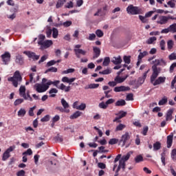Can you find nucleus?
Instances as JSON below:
<instances>
[{
    "label": "nucleus",
    "mask_w": 176,
    "mask_h": 176,
    "mask_svg": "<svg viewBox=\"0 0 176 176\" xmlns=\"http://www.w3.org/2000/svg\"><path fill=\"white\" fill-rule=\"evenodd\" d=\"M23 54H25L29 57V58H32L34 61L39 60V55H36L35 52H32L31 51H24Z\"/></svg>",
    "instance_id": "obj_11"
},
{
    "label": "nucleus",
    "mask_w": 176,
    "mask_h": 176,
    "mask_svg": "<svg viewBox=\"0 0 176 176\" xmlns=\"http://www.w3.org/2000/svg\"><path fill=\"white\" fill-rule=\"evenodd\" d=\"M47 83L48 85V87H50V86H52V85H53L56 87H58V89H59V90H63V91H65V93H68V91H69L71 90L70 86L67 87L63 83H61L60 85V80L52 81L51 80L47 79ZM58 85H60L59 87H58Z\"/></svg>",
    "instance_id": "obj_4"
},
{
    "label": "nucleus",
    "mask_w": 176,
    "mask_h": 176,
    "mask_svg": "<svg viewBox=\"0 0 176 176\" xmlns=\"http://www.w3.org/2000/svg\"><path fill=\"white\" fill-rule=\"evenodd\" d=\"M96 34L98 38H102V36H104V32L101 30H97L96 31Z\"/></svg>",
    "instance_id": "obj_41"
},
{
    "label": "nucleus",
    "mask_w": 176,
    "mask_h": 176,
    "mask_svg": "<svg viewBox=\"0 0 176 176\" xmlns=\"http://www.w3.org/2000/svg\"><path fill=\"white\" fill-rule=\"evenodd\" d=\"M129 140H130V135L129 134V132H126L125 134L122 135L120 142H122V146H124V145L127 144V141H129Z\"/></svg>",
    "instance_id": "obj_12"
},
{
    "label": "nucleus",
    "mask_w": 176,
    "mask_h": 176,
    "mask_svg": "<svg viewBox=\"0 0 176 176\" xmlns=\"http://www.w3.org/2000/svg\"><path fill=\"white\" fill-rule=\"evenodd\" d=\"M144 157H142V155H138L135 158V163H140V162H143Z\"/></svg>",
    "instance_id": "obj_47"
},
{
    "label": "nucleus",
    "mask_w": 176,
    "mask_h": 176,
    "mask_svg": "<svg viewBox=\"0 0 176 176\" xmlns=\"http://www.w3.org/2000/svg\"><path fill=\"white\" fill-rule=\"evenodd\" d=\"M46 36L43 34H40L38 36V45H39L41 50H45V49H49L50 46L53 45V41L46 40Z\"/></svg>",
    "instance_id": "obj_2"
},
{
    "label": "nucleus",
    "mask_w": 176,
    "mask_h": 176,
    "mask_svg": "<svg viewBox=\"0 0 176 176\" xmlns=\"http://www.w3.org/2000/svg\"><path fill=\"white\" fill-rule=\"evenodd\" d=\"M174 137V133H170L169 135L167 136V148H171L173 145V138Z\"/></svg>",
    "instance_id": "obj_20"
},
{
    "label": "nucleus",
    "mask_w": 176,
    "mask_h": 176,
    "mask_svg": "<svg viewBox=\"0 0 176 176\" xmlns=\"http://www.w3.org/2000/svg\"><path fill=\"white\" fill-rule=\"evenodd\" d=\"M74 52L77 58H80V54H82V56H86V51L82 49H74Z\"/></svg>",
    "instance_id": "obj_15"
},
{
    "label": "nucleus",
    "mask_w": 176,
    "mask_h": 176,
    "mask_svg": "<svg viewBox=\"0 0 176 176\" xmlns=\"http://www.w3.org/2000/svg\"><path fill=\"white\" fill-rule=\"evenodd\" d=\"M94 50V58H98L100 57V54H101V50L98 47H93Z\"/></svg>",
    "instance_id": "obj_23"
},
{
    "label": "nucleus",
    "mask_w": 176,
    "mask_h": 176,
    "mask_svg": "<svg viewBox=\"0 0 176 176\" xmlns=\"http://www.w3.org/2000/svg\"><path fill=\"white\" fill-rule=\"evenodd\" d=\"M118 115H119V116H118L119 118L122 119V118H124V116H126V115H127V112L121 111L118 113Z\"/></svg>",
    "instance_id": "obj_55"
},
{
    "label": "nucleus",
    "mask_w": 176,
    "mask_h": 176,
    "mask_svg": "<svg viewBox=\"0 0 176 176\" xmlns=\"http://www.w3.org/2000/svg\"><path fill=\"white\" fill-rule=\"evenodd\" d=\"M98 167L99 168H102V170H104V168H107V165L102 162H99L98 164Z\"/></svg>",
    "instance_id": "obj_58"
},
{
    "label": "nucleus",
    "mask_w": 176,
    "mask_h": 176,
    "mask_svg": "<svg viewBox=\"0 0 176 176\" xmlns=\"http://www.w3.org/2000/svg\"><path fill=\"white\" fill-rule=\"evenodd\" d=\"M98 86V84H90L88 85V87H85V89H97Z\"/></svg>",
    "instance_id": "obj_50"
},
{
    "label": "nucleus",
    "mask_w": 176,
    "mask_h": 176,
    "mask_svg": "<svg viewBox=\"0 0 176 176\" xmlns=\"http://www.w3.org/2000/svg\"><path fill=\"white\" fill-rule=\"evenodd\" d=\"M126 127V125L123 124H120L118 126H116V131H122L123 129Z\"/></svg>",
    "instance_id": "obj_44"
},
{
    "label": "nucleus",
    "mask_w": 176,
    "mask_h": 176,
    "mask_svg": "<svg viewBox=\"0 0 176 176\" xmlns=\"http://www.w3.org/2000/svg\"><path fill=\"white\" fill-rule=\"evenodd\" d=\"M153 64H154L152 66L153 76H156L157 75H159L162 71V69L157 67H166L167 65V62L164 58H160L153 60Z\"/></svg>",
    "instance_id": "obj_1"
},
{
    "label": "nucleus",
    "mask_w": 176,
    "mask_h": 176,
    "mask_svg": "<svg viewBox=\"0 0 176 176\" xmlns=\"http://www.w3.org/2000/svg\"><path fill=\"white\" fill-rule=\"evenodd\" d=\"M99 107L102 109H107V108H108V104H107V102H102L99 104Z\"/></svg>",
    "instance_id": "obj_49"
},
{
    "label": "nucleus",
    "mask_w": 176,
    "mask_h": 176,
    "mask_svg": "<svg viewBox=\"0 0 176 176\" xmlns=\"http://www.w3.org/2000/svg\"><path fill=\"white\" fill-rule=\"evenodd\" d=\"M22 102H24V99L19 98L16 99L14 101V104L15 105V107H17V105H20V104H22Z\"/></svg>",
    "instance_id": "obj_45"
},
{
    "label": "nucleus",
    "mask_w": 176,
    "mask_h": 176,
    "mask_svg": "<svg viewBox=\"0 0 176 176\" xmlns=\"http://www.w3.org/2000/svg\"><path fill=\"white\" fill-rule=\"evenodd\" d=\"M176 149L174 148L173 150H172L171 152V158L173 159V160H176Z\"/></svg>",
    "instance_id": "obj_59"
},
{
    "label": "nucleus",
    "mask_w": 176,
    "mask_h": 176,
    "mask_svg": "<svg viewBox=\"0 0 176 176\" xmlns=\"http://www.w3.org/2000/svg\"><path fill=\"white\" fill-rule=\"evenodd\" d=\"M123 60L122 59V57L120 56H118L117 57H113L111 63L114 64L115 65H119V64H122Z\"/></svg>",
    "instance_id": "obj_19"
},
{
    "label": "nucleus",
    "mask_w": 176,
    "mask_h": 176,
    "mask_svg": "<svg viewBox=\"0 0 176 176\" xmlns=\"http://www.w3.org/2000/svg\"><path fill=\"white\" fill-rule=\"evenodd\" d=\"M89 41H94L96 39V34H89V37L87 38Z\"/></svg>",
    "instance_id": "obj_63"
},
{
    "label": "nucleus",
    "mask_w": 176,
    "mask_h": 176,
    "mask_svg": "<svg viewBox=\"0 0 176 176\" xmlns=\"http://www.w3.org/2000/svg\"><path fill=\"white\" fill-rule=\"evenodd\" d=\"M72 72H75V69H68L67 70L63 71L62 74H72Z\"/></svg>",
    "instance_id": "obj_57"
},
{
    "label": "nucleus",
    "mask_w": 176,
    "mask_h": 176,
    "mask_svg": "<svg viewBox=\"0 0 176 176\" xmlns=\"http://www.w3.org/2000/svg\"><path fill=\"white\" fill-rule=\"evenodd\" d=\"M55 64H57V62L54 60H52L47 63L46 67H52V65H55Z\"/></svg>",
    "instance_id": "obj_51"
},
{
    "label": "nucleus",
    "mask_w": 176,
    "mask_h": 176,
    "mask_svg": "<svg viewBox=\"0 0 176 176\" xmlns=\"http://www.w3.org/2000/svg\"><path fill=\"white\" fill-rule=\"evenodd\" d=\"M50 120V116L46 115L41 118V122H49Z\"/></svg>",
    "instance_id": "obj_54"
},
{
    "label": "nucleus",
    "mask_w": 176,
    "mask_h": 176,
    "mask_svg": "<svg viewBox=\"0 0 176 176\" xmlns=\"http://www.w3.org/2000/svg\"><path fill=\"white\" fill-rule=\"evenodd\" d=\"M36 108V107L34 106L33 107L30 108L29 110V116H34V110Z\"/></svg>",
    "instance_id": "obj_62"
},
{
    "label": "nucleus",
    "mask_w": 176,
    "mask_h": 176,
    "mask_svg": "<svg viewBox=\"0 0 176 176\" xmlns=\"http://www.w3.org/2000/svg\"><path fill=\"white\" fill-rule=\"evenodd\" d=\"M112 73V69L108 67L107 69L103 70L102 72H99L100 75H109Z\"/></svg>",
    "instance_id": "obj_28"
},
{
    "label": "nucleus",
    "mask_w": 176,
    "mask_h": 176,
    "mask_svg": "<svg viewBox=\"0 0 176 176\" xmlns=\"http://www.w3.org/2000/svg\"><path fill=\"white\" fill-rule=\"evenodd\" d=\"M61 104L63 105L64 109H67V108H69V104L67 103V100L65 99L62 98L61 99Z\"/></svg>",
    "instance_id": "obj_31"
},
{
    "label": "nucleus",
    "mask_w": 176,
    "mask_h": 176,
    "mask_svg": "<svg viewBox=\"0 0 176 176\" xmlns=\"http://www.w3.org/2000/svg\"><path fill=\"white\" fill-rule=\"evenodd\" d=\"M131 155H133V152L131 151L125 155H123L120 160L118 166L121 167L123 171L126 170V162L130 159Z\"/></svg>",
    "instance_id": "obj_7"
},
{
    "label": "nucleus",
    "mask_w": 176,
    "mask_h": 176,
    "mask_svg": "<svg viewBox=\"0 0 176 176\" xmlns=\"http://www.w3.org/2000/svg\"><path fill=\"white\" fill-rule=\"evenodd\" d=\"M167 5H168L170 8H175V1L170 0L167 2Z\"/></svg>",
    "instance_id": "obj_48"
},
{
    "label": "nucleus",
    "mask_w": 176,
    "mask_h": 176,
    "mask_svg": "<svg viewBox=\"0 0 176 176\" xmlns=\"http://www.w3.org/2000/svg\"><path fill=\"white\" fill-rule=\"evenodd\" d=\"M169 30L170 32H173V34H175L176 32V23H173L169 26Z\"/></svg>",
    "instance_id": "obj_42"
},
{
    "label": "nucleus",
    "mask_w": 176,
    "mask_h": 176,
    "mask_svg": "<svg viewBox=\"0 0 176 176\" xmlns=\"http://www.w3.org/2000/svg\"><path fill=\"white\" fill-rule=\"evenodd\" d=\"M126 12L128 14H133V15L140 14V8H138V7L137 6L129 5L126 8Z\"/></svg>",
    "instance_id": "obj_8"
},
{
    "label": "nucleus",
    "mask_w": 176,
    "mask_h": 176,
    "mask_svg": "<svg viewBox=\"0 0 176 176\" xmlns=\"http://www.w3.org/2000/svg\"><path fill=\"white\" fill-rule=\"evenodd\" d=\"M145 56H148V52L144 51L143 52H140L138 56V60H142Z\"/></svg>",
    "instance_id": "obj_34"
},
{
    "label": "nucleus",
    "mask_w": 176,
    "mask_h": 176,
    "mask_svg": "<svg viewBox=\"0 0 176 176\" xmlns=\"http://www.w3.org/2000/svg\"><path fill=\"white\" fill-rule=\"evenodd\" d=\"M109 63H111V59L109 57H105L102 63V65L104 67H108V65H109Z\"/></svg>",
    "instance_id": "obj_37"
},
{
    "label": "nucleus",
    "mask_w": 176,
    "mask_h": 176,
    "mask_svg": "<svg viewBox=\"0 0 176 176\" xmlns=\"http://www.w3.org/2000/svg\"><path fill=\"white\" fill-rule=\"evenodd\" d=\"M52 36L54 39L57 38V36H58V30L56 28H52Z\"/></svg>",
    "instance_id": "obj_33"
},
{
    "label": "nucleus",
    "mask_w": 176,
    "mask_h": 176,
    "mask_svg": "<svg viewBox=\"0 0 176 176\" xmlns=\"http://www.w3.org/2000/svg\"><path fill=\"white\" fill-rule=\"evenodd\" d=\"M116 107H123L124 105H126V101L124 100H118L116 104H115Z\"/></svg>",
    "instance_id": "obj_30"
},
{
    "label": "nucleus",
    "mask_w": 176,
    "mask_h": 176,
    "mask_svg": "<svg viewBox=\"0 0 176 176\" xmlns=\"http://www.w3.org/2000/svg\"><path fill=\"white\" fill-rule=\"evenodd\" d=\"M26 113H27V111H25V109L21 108L18 111V116L19 118H23V116H25Z\"/></svg>",
    "instance_id": "obj_29"
},
{
    "label": "nucleus",
    "mask_w": 176,
    "mask_h": 176,
    "mask_svg": "<svg viewBox=\"0 0 176 176\" xmlns=\"http://www.w3.org/2000/svg\"><path fill=\"white\" fill-rule=\"evenodd\" d=\"M15 63L18 64V65H24V58L23 56L18 54L15 56Z\"/></svg>",
    "instance_id": "obj_16"
},
{
    "label": "nucleus",
    "mask_w": 176,
    "mask_h": 176,
    "mask_svg": "<svg viewBox=\"0 0 176 176\" xmlns=\"http://www.w3.org/2000/svg\"><path fill=\"white\" fill-rule=\"evenodd\" d=\"M8 82H12L14 87H17V86H19V82H21L23 78L21 77V74H20V72L17 70L14 73L12 77L8 78Z\"/></svg>",
    "instance_id": "obj_5"
},
{
    "label": "nucleus",
    "mask_w": 176,
    "mask_h": 176,
    "mask_svg": "<svg viewBox=\"0 0 176 176\" xmlns=\"http://www.w3.org/2000/svg\"><path fill=\"white\" fill-rule=\"evenodd\" d=\"M156 41H157V38L155 36H152L148 38L146 41V43L147 45H153V43H155V42H156Z\"/></svg>",
    "instance_id": "obj_25"
},
{
    "label": "nucleus",
    "mask_w": 176,
    "mask_h": 176,
    "mask_svg": "<svg viewBox=\"0 0 176 176\" xmlns=\"http://www.w3.org/2000/svg\"><path fill=\"white\" fill-rule=\"evenodd\" d=\"M162 148V144L160 142H157L153 144V151H159Z\"/></svg>",
    "instance_id": "obj_35"
},
{
    "label": "nucleus",
    "mask_w": 176,
    "mask_h": 176,
    "mask_svg": "<svg viewBox=\"0 0 176 176\" xmlns=\"http://www.w3.org/2000/svg\"><path fill=\"white\" fill-rule=\"evenodd\" d=\"M149 72V69H148L146 72H145L143 74L142 77H140L138 80V85H143L144 82H145V79H146V76L148 75V73Z\"/></svg>",
    "instance_id": "obj_17"
},
{
    "label": "nucleus",
    "mask_w": 176,
    "mask_h": 176,
    "mask_svg": "<svg viewBox=\"0 0 176 176\" xmlns=\"http://www.w3.org/2000/svg\"><path fill=\"white\" fill-rule=\"evenodd\" d=\"M147 17L143 16L142 15H139V19L142 21V23H148V19H146Z\"/></svg>",
    "instance_id": "obj_53"
},
{
    "label": "nucleus",
    "mask_w": 176,
    "mask_h": 176,
    "mask_svg": "<svg viewBox=\"0 0 176 176\" xmlns=\"http://www.w3.org/2000/svg\"><path fill=\"white\" fill-rule=\"evenodd\" d=\"M77 109L79 111H85V109H86V104L82 103L77 107Z\"/></svg>",
    "instance_id": "obj_52"
},
{
    "label": "nucleus",
    "mask_w": 176,
    "mask_h": 176,
    "mask_svg": "<svg viewBox=\"0 0 176 176\" xmlns=\"http://www.w3.org/2000/svg\"><path fill=\"white\" fill-rule=\"evenodd\" d=\"M22 155H28L29 156H31V155H32V150L28 148L26 151L23 152Z\"/></svg>",
    "instance_id": "obj_61"
},
{
    "label": "nucleus",
    "mask_w": 176,
    "mask_h": 176,
    "mask_svg": "<svg viewBox=\"0 0 176 176\" xmlns=\"http://www.w3.org/2000/svg\"><path fill=\"white\" fill-rule=\"evenodd\" d=\"M16 149V146H10L3 154L2 160L6 162L10 157V152H13Z\"/></svg>",
    "instance_id": "obj_9"
},
{
    "label": "nucleus",
    "mask_w": 176,
    "mask_h": 176,
    "mask_svg": "<svg viewBox=\"0 0 176 176\" xmlns=\"http://www.w3.org/2000/svg\"><path fill=\"white\" fill-rule=\"evenodd\" d=\"M118 142H119V139L116 138L110 139L109 141V145H115V144H118Z\"/></svg>",
    "instance_id": "obj_43"
},
{
    "label": "nucleus",
    "mask_w": 176,
    "mask_h": 176,
    "mask_svg": "<svg viewBox=\"0 0 176 176\" xmlns=\"http://www.w3.org/2000/svg\"><path fill=\"white\" fill-rule=\"evenodd\" d=\"M55 141L56 142H63V137L58 135L56 137L54 138Z\"/></svg>",
    "instance_id": "obj_60"
},
{
    "label": "nucleus",
    "mask_w": 176,
    "mask_h": 176,
    "mask_svg": "<svg viewBox=\"0 0 176 176\" xmlns=\"http://www.w3.org/2000/svg\"><path fill=\"white\" fill-rule=\"evenodd\" d=\"M49 93L51 94V95H50V97L54 98V97H56V94H57V93H58V90L56 88H52L49 91Z\"/></svg>",
    "instance_id": "obj_27"
},
{
    "label": "nucleus",
    "mask_w": 176,
    "mask_h": 176,
    "mask_svg": "<svg viewBox=\"0 0 176 176\" xmlns=\"http://www.w3.org/2000/svg\"><path fill=\"white\" fill-rule=\"evenodd\" d=\"M57 71H58L57 67H50L49 69H47L45 72V74H47L48 72H57Z\"/></svg>",
    "instance_id": "obj_39"
},
{
    "label": "nucleus",
    "mask_w": 176,
    "mask_h": 176,
    "mask_svg": "<svg viewBox=\"0 0 176 176\" xmlns=\"http://www.w3.org/2000/svg\"><path fill=\"white\" fill-rule=\"evenodd\" d=\"M124 62L125 64H130L131 63V56H124L123 57Z\"/></svg>",
    "instance_id": "obj_36"
},
{
    "label": "nucleus",
    "mask_w": 176,
    "mask_h": 176,
    "mask_svg": "<svg viewBox=\"0 0 176 176\" xmlns=\"http://www.w3.org/2000/svg\"><path fill=\"white\" fill-rule=\"evenodd\" d=\"M167 97L164 96L162 98V100H160L158 102V105H165L166 104H167Z\"/></svg>",
    "instance_id": "obj_32"
},
{
    "label": "nucleus",
    "mask_w": 176,
    "mask_h": 176,
    "mask_svg": "<svg viewBox=\"0 0 176 176\" xmlns=\"http://www.w3.org/2000/svg\"><path fill=\"white\" fill-rule=\"evenodd\" d=\"M168 23V18L167 16L160 15L157 19V24H160V25H164Z\"/></svg>",
    "instance_id": "obj_10"
},
{
    "label": "nucleus",
    "mask_w": 176,
    "mask_h": 176,
    "mask_svg": "<svg viewBox=\"0 0 176 176\" xmlns=\"http://www.w3.org/2000/svg\"><path fill=\"white\" fill-rule=\"evenodd\" d=\"M161 162L163 166H166V153L164 152L161 153Z\"/></svg>",
    "instance_id": "obj_38"
},
{
    "label": "nucleus",
    "mask_w": 176,
    "mask_h": 176,
    "mask_svg": "<svg viewBox=\"0 0 176 176\" xmlns=\"http://www.w3.org/2000/svg\"><path fill=\"white\" fill-rule=\"evenodd\" d=\"M79 116H82V112L77 111L75 113H74L72 116H70V119L74 120V119H78Z\"/></svg>",
    "instance_id": "obj_24"
},
{
    "label": "nucleus",
    "mask_w": 176,
    "mask_h": 176,
    "mask_svg": "<svg viewBox=\"0 0 176 176\" xmlns=\"http://www.w3.org/2000/svg\"><path fill=\"white\" fill-rule=\"evenodd\" d=\"M168 50H171L174 46V41L173 40H169L167 42Z\"/></svg>",
    "instance_id": "obj_40"
},
{
    "label": "nucleus",
    "mask_w": 176,
    "mask_h": 176,
    "mask_svg": "<svg viewBox=\"0 0 176 176\" xmlns=\"http://www.w3.org/2000/svg\"><path fill=\"white\" fill-rule=\"evenodd\" d=\"M1 58L4 64H8L10 61V53L6 52L1 55Z\"/></svg>",
    "instance_id": "obj_13"
},
{
    "label": "nucleus",
    "mask_w": 176,
    "mask_h": 176,
    "mask_svg": "<svg viewBox=\"0 0 176 176\" xmlns=\"http://www.w3.org/2000/svg\"><path fill=\"white\" fill-rule=\"evenodd\" d=\"M65 8L67 9H71L72 8H74V3L72 1L67 3V5L65 6Z\"/></svg>",
    "instance_id": "obj_56"
},
{
    "label": "nucleus",
    "mask_w": 176,
    "mask_h": 176,
    "mask_svg": "<svg viewBox=\"0 0 176 176\" xmlns=\"http://www.w3.org/2000/svg\"><path fill=\"white\" fill-rule=\"evenodd\" d=\"M65 2H67V0H58L56 5V9H60V8H63Z\"/></svg>",
    "instance_id": "obj_26"
},
{
    "label": "nucleus",
    "mask_w": 176,
    "mask_h": 176,
    "mask_svg": "<svg viewBox=\"0 0 176 176\" xmlns=\"http://www.w3.org/2000/svg\"><path fill=\"white\" fill-rule=\"evenodd\" d=\"M130 88L129 87L121 85L120 87H116L114 88V91L116 93H120V91H129Z\"/></svg>",
    "instance_id": "obj_14"
},
{
    "label": "nucleus",
    "mask_w": 176,
    "mask_h": 176,
    "mask_svg": "<svg viewBox=\"0 0 176 176\" xmlns=\"http://www.w3.org/2000/svg\"><path fill=\"white\" fill-rule=\"evenodd\" d=\"M16 175L17 176H24V175H25V171L24 170H21L17 172Z\"/></svg>",
    "instance_id": "obj_64"
},
{
    "label": "nucleus",
    "mask_w": 176,
    "mask_h": 176,
    "mask_svg": "<svg viewBox=\"0 0 176 176\" xmlns=\"http://www.w3.org/2000/svg\"><path fill=\"white\" fill-rule=\"evenodd\" d=\"M160 46L161 47V50H166V41H164V40H162L160 43Z\"/></svg>",
    "instance_id": "obj_46"
},
{
    "label": "nucleus",
    "mask_w": 176,
    "mask_h": 176,
    "mask_svg": "<svg viewBox=\"0 0 176 176\" xmlns=\"http://www.w3.org/2000/svg\"><path fill=\"white\" fill-rule=\"evenodd\" d=\"M34 89L37 93H45L49 90V85H47V78H43L41 83H36Z\"/></svg>",
    "instance_id": "obj_3"
},
{
    "label": "nucleus",
    "mask_w": 176,
    "mask_h": 176,
    "mask_svg": "<svg viewBox=\"0 0 176 176\" xmlns=\"http://www.w3.org/2000/svg\"><path fill=\"white\" fill-rule=\"evenodd\" d=\"M19 96L23 97V99H27V95H25V86L21 85L19 88Z\"/></svg>",
    "instance_id": "obj_21"
},
{
    "label": "nucleus",
    "mask_w": 176,
    "mask_h": 176,
    "mask_svg": "<svg viewBox=\"0 0 176 176\" xmlns=\"http://www.w3.org/2000/svg\"><path fill=\"white\" fill-rule=\"evenodd\" d=\"M157 76H159V75H157L155 76H153V74L150 78V81H151V83L153 85V86H157V85H162V83H164V82H166V77L160 76L157 78ZM156 78H157L156 79Z\"/></svg>",
    "instance_id": "obj_6"
},
{
    "label": "nucleus",
    "mask_w": 176,
    "mask_h": 176,
    "mask_svg": "<svg viewBox=\"0 0 176 176\" xmlns=\"http://www.w3.org/2000/svg\"><path fill=\"white\" fill-rule=\"evenodd\" d=\"M127 78H129V75H126L124 77H120L119 76H117L115 78L114 80L117 83H123V82H124V80H126V79H127Z\"/></svg>",
    "instance_id": "obj_22"
},
{
    "label": "nucleus",
    "mask_w": 176,
    "mask_h": 176,
    "mask_svg": "<svg viewBox=\"0 0 176 176\" xmlns=\"http://www.w3.org/2000/svg\"><path fill=\"white\" fill-rule=\"evenodd\" d=\"M174 112L173 109H170L167 111L166 114V121L169 122L170 120H173V113Z\"/></svg>",
    "instance_id": "obj_18"
}]
</instances>
